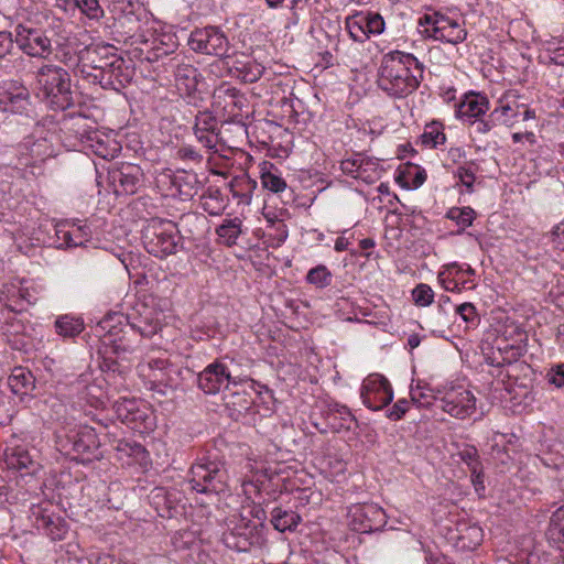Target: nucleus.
Wrapping results in <instances>:
<instances>
[{"label": "nucleus", "mask_w": 564, "mask_h": 564, "mask_svg": "<svg viewBox=\"0 0 564 564\" xmlns=\"http://www.w3.org/2000/svg\"><path fill=\"white\" fill-rule=\"evenodd\" d=\"M456 21L437 11L424 13L419 18V31L425 37L436 40L441 33L449 29Z\"/></svg>", "instance_id": "27"}, {"label": "nucleus", "mask_w": 564, "mask_h": 564, "mask_svg": "<svg viewBox=\"0 0 564 564\" xmlns=\"http://www.w3.org/2000/svg\"><path fill=\"white\" fill-rule=\"evenodd\" d=\"M460 550H475L484 539L482 529L476 523L462 522L456 527V533L451 536Z\"/></svg>", "instance_id": "28"}, {"label": "nucleus", "mask_w": 564, "mask_h": 564, "mask_svg": "<svg viewBox=\"0 0 564 564\" xmlns=\"http://www.w3.org/2000/svg\"><path fill=\"white\" fill-rule=\"evenodd\" d=\"M458 456L467 465L470 473H476L477 468L482 466L475 446L467 445L458 453Z\"/></svg>", "instance_id": "57"}, {"label": "nucleus", "mask_w": 564, "mask_h": 564, "mask_svg": "<svg viewBox=\"0 0 564 564\" xmlns=\"http://www.w3.org/2000/svg\"><path fill=\"white\" fill-rule=\"evenodd\" d=\"M305 281L316 289H325L332 284L333 274L326 265L318 264L308 270Z\"/></svg>", "instance_id": "41"}, {"label": "nucleus", "mask_w": 564, "mask_h": 564, "mask_svg": "<svg viewBox=\"0 0 564 564\" xmlns=\"http://www.w3.org/2000/svg\"><path fill=\"white\" fill-rule=\"evenodd\" d=\"M75 4L80 11L86 14L89 19H99L102 17L104 11L99 6L98 0H74Z\"/></svg>", "instance_id": "62"}, {"label": "nucleus", "mask_w": 564, "mask_h": 564, "mask_svg": "<svg viewBox=\"0 0 564 564\" xmlns=\"http://www.w3.org/2000/svg\"><path fill=\"white\" fill-rule=\"evenodd\" d=\"M172 61L174 83L177 91L181 96L193 97L197 90L200 77L198 69L189 63L178 62L176 58Z\"/></svg>", "instance_id": "23"}, {"label": "nucleus", "mask_w": 564, "mask_h": 564, "mask_svg": "<svg viewBox=\"0 0 564 564\" xmlns=\"http://www.w3.org/2000/svg\"><path fill=\"white\" fill-rule=\"evenodd\" d=\"M219 130L216 118L210 112L199 111L195 117L193 131H212Z\"/></svg>", "instance_id": "54"}, {"label": "nucleus", "mask_w": 564, "mask_h": 564, "mask_svg": "<svg viewBox=\"0 0 564 564\" xmlns=\"http://www.w3.org/2000/svg\"><path fill=\"white\" fill-rule=\"evenodd\" d=\"M113 410L118 420L134 431L143 433L154 426L152 412L141 400L120 398L115 402Z\"/></svg>", "instance_id": "10"}, {"label": "nucleus", "mask_w": 564, "mask_h": 564, "mask_svg": "<svg viewBox=\"0 0 564 564\" xmlns=\"http://www.w3.org/2000/svg\"><path fill=\"white\" fill-rule=\"evenodd\" d=\"M509 336L517 338L511 343L508 338L497 339L495 344L485 341L481 354L487 365L502 367L506 364H516L527 352L528 333L521 326L510 327Z\"/></svg>", "instance_id": "7"}, {"label": "nucleus", "mask_w": 564, "mask_h": 564, "mask_svg": "<svg viewBox=\"0 0 564 564\" xmlns=\"http://www.w3.org/2000/svg\"><path fill=\"white\" fill-rule=\"evenodd\" d=\"M41 531L51 540L61 541L65 538L68 531V525L61 516L53 513L50 519H47L46 527H44Z\"/></svg>", "instance_id": "43"}, {"label": "nucleus", "mask_w": 564, "mask_h": 564, "mask_svg": "<svg viewBox=\"0 0 564 564\" xmlns=\"http://www.w3.org/2000/svg\"><path fill=\"white\" fill-rule=\"evenodd\" d=\"M347 517L351 530L359 533L375 532L387 524L384 510L376 503L354 505L349 508Z\"/></svg>", "instance_id": "13"}, {"label": "nucleus", "mask_w": 564, "mask_h": 564, "mask_svg": "<svg viewBox=\"0 0 564 564\" xmlns=\"http://www.w3.org/2000/svg\"><path fill=\"white\" fill-rule=\"evenodd\" d=\"M108 180L117 195H133L144 185V173L138 164L116 162L108 167Z\"/></svg>", "instance_id": "11"}, {"label": "nucleus", "mask_w": 564, "mask_h": 564, "mask_svg": "<svg viewBox=\"0 0 564 564\" xmlns=\"http://www.w3.org/2000/svg\"><path fill=\"white\" fill-rule=\"evenodd\" d=\"M100 368L104 372H106L108 380H116L117 377L122 378L126 373V368L122 365L111 357L104 358Z\"/></svg>", "instance_id": "58"}, {"label": "nucleus", "mask_w": 564, "mask_h": 564, "mask_svg": "<svg viewBox=\"0 0 564 564\" xmlns=\"http://www.w3.org/2000/svg\"><path fill=\"white\" fill-rule=\"evenodd\" d=\"M467 32L460 28L457 21L445 30L435 41L447 42L451 44H458L466 40Z\"/></svg>", "instance_id": "52"}, {"label": "nucleus", "mask_w": 564, "mask_h": 564, "mask_svg": "<svg viewBox=\"0 0 564 564\" xmlns=\"http://www.w3.org/2000/svg\"><path fill=\"white\" fill-rule=\"evenodd\" d=\"M61 451L69 455L72 459L86 464L102 458L100 441L94 427L78 426L65 435H58Z\"/></svg>", "instance_id": "6"}, {"label": "nucleus", "mask_w": 564, "mask_h": 564, "mask_svg": "<svg viewBox=\"0 0 564 564\" xmlns=\"http://www.w3.org/2000/svg\"><path fill=\"white\" fill-rule=\"evenodd\" d=\"M507 436L503 434L498 435L495 437V444L492 445V452H505L508 457H510V452L516 453L517 452V442L518 437L516 435H511L508 440H506Z\"/></svg>", "instance_id": "60"}, {"label": "nucleus", "mask_w": 564, "mask_h": 564, "mask_svg": "<svg viewBox=\"0 0 564 564\" xmlns=\"http://www.w3.org/2000/svg\"><path fill=\"white\" fill-rule=\"evenodd\" d=\"M65 127L70 133H74L82 149L96 138L97 130L88 124V119L85 116L77 115L70 117L69 120L65 122Z\"/></svg>", "instance_id": "33"}, {"label": "nucleus", "mask_w": 564, "mask_h": 564, "mask_svg": "<svg viewBox=\"0 0 564 564\" xmlns=\"http://www.w3.org/2000/svg\"><path fill=\"white\" fill-rule=\"evenodd\" d=\"M488 109L489 101L487 97L469 93L456 105V116L462 120L470 121L484 116Z\"/></svg>", "instance_id": "26"}, {"label": "nucleus", "mask_w": 564, "mask_h": 564, "mask_svg": "<svg viewBox=\"0 0 564 564\" xmlns=\"http://www.w3.org/2000/svg\"><path fill=\"white\" fill-rule=\"evenodd\" d=\"M236 383L228 366L215 360L197 375V387L206 394H217L223 388Z\"/></svg>", "instance_id": "20"}, {"label": "nucleus", "mask_w": 564, "mask_h": 564, "mask_svg": "<svg viewBox=\"0 0 564 564\" xmlns=\"http://www.w3.org/2000/svg\"><path fill=\"white\" fill-rule=\"evenodd\" d=\"M194 134L197 139V141L207 150L213 151L214 153H217L219 151L218 144H219V130H212V131H194Z\"/></svg>", "instance_id": "53"}, {"label": "nucleus", "mask_w": 564, "mask_h": 564, "mask_svg": "<svg viewBox=\"0 0 564 564\" xmlns=\"http://www.w3.org/2000/svg\"><path fill=\"white\" fill-rule=\"evenodd\" d=\"M424 65L411 53L399 50L383 54L377 72V86L388 97L404 99L423 80Z\"/></svg>", "instance_id": "1"}, {"label": "nucleus", "mask_w": 564, "mask_h": 564, "mask_svg": "<svg viewBox=\"0 0 564 564\" xmlns=\"http://www.w3.org/2000/svg\"><path fill=\"white\" fill-rule=\"evenodd\" d=\"M360 397L368 409L379 411L392 402L393 390L384 376L371 373L362 382Z\"/></svg>", "instance_id": "16"}, {"label": "nucleus", "mask_w": 564, "mask_h": 564, "mask_svg": "<svg viewBox=\"0 0 564 564\" xmlns=\"http://www.w3.org/2000/svg\"><path fill=\"white\" fill-rule=\"evenodd\" d=\"M174 50H175L174 43L163 44V42H161L159 45V44H156V40H155L152 48L150 51H148V53L145 55V59L150 63L156 62L160 58H163V57L170 55L171 53H173Z\"/></svg>", "instance_id": "63"}, {"label": "nucleus", "mask_w": 564, "mask_h": 564, "mask_svg": "<svg viewBox=\"0 0 564 564\" xmlns=\"http://www.w3.org/2000/svg\"><path fill=\"white\" fill-rule=\"evenodd\" d=\"M241 225L242 221L238 217L227 219L216 228V234L224 239L226 245L232 246L241 234Z\"/></svg>", "instance_id": "40"}, {"label": "nucleus", "mask_w": 564, "mask_h": 564, "mask_svg": "<svg viewBox=\"0 0 564 564\" xmlns=\"http://www.w3.org/2000/svg\"><path fill=\"white\" fill-rule=\"evenodd\" d=\"M93 140L94 141H89L83 150L91 151L97 156L106 160L113 158V152L117 151V149H109L105 141L100 138L98 131L96 132V138Z\"/></svg>", "instance_id": "51"}, {"label": "nucleus", "mask_w": 564, "mask_h": 564, "mask_svg": "<svg viewBox=\"0 0 564 564\" xmlns=\"http://www.w3.org/2000/svg\"><path fill=\"white\" fill-rule=\"evenodd\" d=\"M236 69L239 72V77L245 83L250 84L260 79L264 72V67L254 61H248L243 63L241 67H236Z\"/></svg>", "instance_id": "47"}, {"label": "nucleus", "mask_w": 564, "mask_h": 564, "mask_svg": "<svg viewBox=\"0 0 564 564\" xmlns=\"http://www.w3.org/2000/svg\"><path fill=\"white\" fill-rule=\"evenodd\" d=\"M475 173L476 169L474 163L458 166L457 169L456 176L458 177L459 182L466 187V191L468 193L474 192V183L476 180Z\"/></svg>", "instance_id": "55"}, {"label": "nucleus", "mask_w": 564, "mask_h": 564, "mask_svg": "<svg viewBox=\"0 0 564 564\" xmlns=\"http://www.w3.org/2000/svg\"><path fill=\"white\" fill-rule=\"evenodd\" d=\"M132 76L133 70L121 56H118V61L111 62L100 77L93 75L91 84H98L104 89H112L119 93L130 84Z\"/></svg>", "instance_id": "21"}, {"label": "nucleus", "mask_w": 564, "mask_h": 564, "mask_svg": "<svg viewBox=\"0 0 564 564\" xmlns=\"http://www.w3.org/2000/svg\"><path fill=\"white\" fill-rule=\"evenodd\" d=\"M176 156L188 163L199 164L203 161V154L192 144H182L178 147Z\"/></svg>", "instance_id": "61"}, {"label": "nucleus", "mask_w": 564, "mask_h": 564, "mask_svg": "<svg viewBox=\"0 0 564 564\" xmlns=\"http://www.w3.org/2000/svg\"><path fill=\"white\" fill-rule=\"evenodd\" d=\"M421 139L423 144L430 148H435L440 144H443L446 140V137L442 131L441 126L437 123H432L426 126L424 133L421 135Z\"/></svg>", "instance_id": "48"}, {"label": "nucleus", "mask_w": 564, "mask_h": 564, "mask_svg": "<svg viewBox=\"0 0 564 564\" xmlns=\"http://www.w3.org/2000/svg\"><path fill=\"white\" fill-rule=\"evenodd\" d=\"M85 329L84 319L70 314L58 315L54 322L55 334L63 339H73Z\"/></svg>", "instance_id": "31"}, {"label": "nucleus", "mask_w": 564, "mask_h": 564, "mask_svg": "<svg viewBox=\"0 0 564 564\" xmlns=\"http://www.w3.org/2000/svg\"><path fill=\"white\" fill-rule=\"evenodd\" d=\"M301 520V516L293 510L276 507L271 512V523L280 532L294 531Z\"/></svg>", "instance_id": "35"}, {"label": "nucleus", "mask_w": 564, "mask_h": 564, "mask_svg": "<svg viewBox=\"0 0 564 564\" xmlns=\"http://www.w3.org/2000/svg\"><path fill=\"white\" fill-rule=\"evenodd\" d=\"M273 234H269V246L272 248L281 247L288 238L286 225L282 220L272 224Z\"/></svg>", "instance_id": "59"}, {"label": "nucleus", "mask_w": 564, "mask_h": 564, "mask_svg": "<svg viewBox=\"0 0 564 564\" xmlns=\"http://www.w3.org/2000/svg\"><path fill=\"white\" fill-rule=\"evenodd\" d=\"M35 79L40 94L53 110H66L74 105L72 78L65 68L43 65L37 69Z\"/></svg>", "instance_id": "4"}, {"label": "nucleus", "mask_w": 564, "mask_h": 564, "mask_svg": "<svg viewBox=\"0 0 564 564\" xmlns=\"http://www.w3.org/2000/svg\"><path fill=\"white\" fill-rule=\"evenodd\" d=\"M261 183L264 188L272 193H281L286 188V182L276 173L265 171L261 174Z\"/></svg>", "instance_id": "49"}, {"label": "nucleus", "mask_w": 564, "mask_h": 564, "mask_svg": "<svg viewBox=\"0 0 564 564\" xmlns=\"http://www.w3.org/2000/svg\"><path fill=\"white\" fill-rule=\"evenodd\" d=\"M364 19V12H358L346 20L347 30L351 39L356 42L364 43L368 40L365 26L361 23Z\"/></svg>", "instance_id": "45"}, {"label": "nucleus", "mask_w": 564, "mask_h": 564, "mask_svg": "<svg viewBox=\"0 0 564 564\" xmlns=\"http://www.w3.org/2000/svg\"><path fill=\"white\" fill-rule=\"evenodd\" d=\"M54 513L48 502L32 505L29 510V520L36 530L41 531L47 524V519Z\"/></svg>", "instance_id": "42"}, {"label": "nucleus", "mask_w": 564, "mask_h": 564, "mask_svg": "<svg viewBox=\"0 0 564 564\" xmlns=\"http://www.w3.org/2000/svg\"><path fill=\"white\" fill-rule=\"evenodd\" d=\"M188 46L196 53L223 57L229 50V41L217 26L195 29L188 39Z\"/></svg>", "instance_id": "12"}, {"label": "nucleus", "mask_w": 564, "mask_h": 564, "mask_svg": "<svg viewBox=\"0 0 564 564\" xmlns=\"http://www.w3.org/2000/svg\"><path fill=\"white\" fill-rule=\"evenodd\" d=\"M324 417L328 429L333 433L351 430V425L356 423V419L350 410L337 402H329L324 411Z\"/></svg>", "instance_id": "25"}, {"label": "nucleus", "mask_w": 564, "mask_h": 564, "mask_svg": "<svg viewBox=\"0 0 564 564\" xmlns=\"http://www.w3.org/2000/svg\"><path fill=\"white\" fill-rule=\"evenodd\" d=\"M228 479L227 463L217 449L206 451L198 456L188 471L191 488L205 495L225 492Z\"/></svg>", "instance_id": "3"}, {"label": "nucleus", "mask_w": 564, "mask_h": 564, "mask_svg": "<svg viewBox=\"0 0 564 564\" xmlns=\"http://www.w3.org/2000/svg\"><path fill=\"white\" fill-rule=\"evenodd\" d=\"M341 172L367 184L375 183L381 175V167L378 159L356 153L349 159L340 162Z\"/></svg>", "instance_id": "19"}, {"label": "nucleus", "mask_w": 564, "mask_h": 564, "mask_svg": "<svg viewBox=\"0 0 564 564\" xmlns=\"http://www.w3.org/2000/svg\"><path fill=\"white\" fill-rule=\"evenodd\" d=\"M0 109L28 118L35 116V108L28 87L13 79L0 83Z\"/></svg>", "instance_id": "9"}, {"label": "nucleus", "mask_w": 564, "mask_h": 564, "mask_svg": "<svg viewBox=\"0 0 564 564\" xmlns=\"http://www.w3.org/2000/svg\"><path fill=\"white\" fill-rule=\"evenodd\" d=\"M500 102L501 105L495 108L489 115L492 122L512 127L519 122V118H521L522 121L529 119V106L518 104L514 95H507L506 104H503L502 100Z\"/></svg>", "instance_id": "22"}, {"label": "nucleus", "mask_w": 564, "mask_h": 564, "mask_svg": "<svg viewBox=\"0 0 564 564\" xmlns=\"http://www.w3.org/2000/svg\"><path fill=\"white\" fill-rule=\"evenodd\" d=\"M14 43L32 57L45 58L52 53L51 40L41 29L18 24L14 29Z\"/></svg>", "instance_id": "18"}, {"label": "nucleus", "mask_w": 564, "mask_h": 564, "mask_svg": "<svg viewBox=\"0 0 564 564\" xmlns=\"http://www.w3.org/2000/svg\"><path fill=\"white\" fill-rule=\"evenodd\" d=\"M454 313L459 315L462 319L470 326H477L479 323V315L476 307L471 303H463L455 306Z\"/></svg>", "instance_id": "56"}, {"label": "nucleus", "mask_w": 564, "mask_h": 564, "mask_svg": "<svg viewBox=\"0 0 564 564\" xmlns=\"http://www.w3.org/2000/svg\"><path fill=\"white\" fill-rule=\"evenodd\" d=\"M167 177L171 182L172 195H178L181 199L187 200L197 194L199 182L195 173H183Z\"/></svg>", "instance_id": "29"}, {"label": "nucleus", "mask_w": 564, "mask_h": 564, "mask_svg": "<svg viewBox=\"0 0 564 564\" xmlns=\"http://www.w3.org/2000/svg\"><path fill=\"white\" fill-rule=\"evenodd\" d=\"M126 324L131 330L139 333L141 337L151 338L161 328L160 313L143 302L137 303L127 314L112 313L105 316L97 328L105 330V343L111 344L116 355L131 352L130 345L123 343L118 325Z\"/></svg>", "instance_id": "2"}, {"label": "nucleus", "mask_w": 564, "mask_h": 564, "mask_svg": "<svg viewBox=\"0 0 564 564\" xmlns=\"http://www.w3.org/2000/svg\"><path fill=\"white\" fill-rule=\"evenodd\" d=\"M262 527V523L257 524L242 518L231 530L223 534V541L231 550L248 552L252 546L261 545Z\"/></svg>", "instance_id": "14"}, {"label": "nucleus", "mask_w": 564, "mask_h": 564, "mask_svg": "<svg viewBox=\"0 0 564 564\" xmlns=\"http://www.w3.org/2000/svg\"><path fill=\"white\" fill-rule=\"evenodd\" d=\"M118 56L111 45L86 46L77 54V69L84 79L93 83V75L100 77L111 62L118 61Z\"/></svg>", "instance_id": "8"}, {"label": "nucleus", "mask_w": 564, "mask_h": 564, "mask_svg": "<svg viewBox=\"0 0 564 564\" xmlns=\"http://www.w3.org/2000/svg\"><path fill=\"white\" fill-rule=\"evenodd\" d=\"M8 384L14 394L26 395L34 390L35 378L29 369L15 367L8 378Z\"/></svg>", "instance_id": "30"}, {"label": "nucleus", "mask_w": 564, "mask_h": 564, "mask_svg": "<svg viewBox=\"0 0 564 564\" xmlns=\"http://www.w3.org/2000/svg\"><path fill=\"white\" fill-rule=\"evenodd\" d=\"M546 536L551 543L564 552V506L553 512Z\"/></svg>", "instance_id": "36"}, {"label": "nucleus", "mask_w": 564, "mask_h": 564, "mask_svg": "<svg viewBox=\"0 0 564 564\" xmlns=\"http://www.w3.org/2000/svg\"><path fill=\"white\" fill-rule=\"evenodd\" d=\"M18 153L21 164H35L51 155V144L45 138L28 135L19 143Z\"/></svg>", "instance_id": "24"}, {"label": "nucleus", "mask_w": 564, "mask_h": 564, "mask_svg": "<svg viewBox=\"0 0 564 564\" xmlns=\"http://www.w3.org/2000/svg\"><path fill=\"white\" fill-rule=\"evenodd\" d=\"M365 26L368 39L371 35H379L384 31V20L378 12H364V19L361 22Z\"/></svg>", "instance_id": "46"}, {"label": "nucleus", "mask_w": 564, "mask_h": 564, "mask_svg": "<svg viewBox=\"0 0 564 564\" xmlns=\"http://www.w3.org/2000/svg\"><path fill=\"white\" fill-rule=\"evenodd\" d=\"M228 187L232 196L238 199L239 204L249 205L251 203L252 192L257 187V182L243 174L234 177L228 183Z\"/></svg>", "instance_id": "34"}, {"label": "nucleus", "mask_w": 564, "mask_h": 564, "mask_svg": "<svg viewBox=\"0 0 564 564\" xmlns=\"http://www.w3.org/2000/svg\"><path fill=\"white\" fill-rule=\"evenodd\" d=\"M2 458L8 471L20 473L21 477L33 476L39 466L26 445L14 435L6 442Z\"/></svg>", "instance_id": "17"}, {"label": "nucleus", "mask_w": 564, "mask_h": 564, "mask_svg": "<svg viewBox=\"0 0 564 564\" xmlns=\"http://www.w3.org/2000/svg\"><path fill=\"white\" fill-rule=\"evenodd\" d=\"M205 218L196 214H186L181 217L180 225L182 229L188 234L189 238L195 235V230L199 225H204Z\"/></svg>", "instance_id": "64"}, {"label": "nucleus", "mask_w": 564, "mask_h": 564, "mask_svg": "<svg viewBox=\"0 0 564 564\" xmlns=\"http://www.w3.org/2000/svg\"><path fill=\"white\" fill-rule=\"evenodd\" d=\"M412 300L417 306H429L434 301V292L429 284L420 283L412 291Z\"/></svg>", "instance_id": "50"}, {"label": "nucleus", "mask_w": 564, "mask_h": 564, "mask_svg": "<svg viewBox=\"0 0 564 564\" xmlns=\"http://www.w3.org/2000/svg\"><path fill=\"white\" fill-rule=\"evenodd\" d=\"M111 445L113 449L119 453L120 459H122L123 456H127L134 458L137 462H140L147 455L145 447L137 442L126 440H113Z\"/></svg>", "instance_id": "39"}, {"label": "nucleus", "mask_w": 564, "mask_h": 564, "mask_svg": "<svg viewBox=\"0 0 564 564\" xmlns=\"http://www.w3.org/2000/svg\"><path fill=\"white\" fill-rule=\"evenodd\" d=\"M227 408L231 411V415H243L249 413L257 406L254 401L247 392H234L229 395Z\"/></svg>", "instance_id": "37"}, {"label": "nucleus", "mask_w": 564, "mask_h": 564, "mask_svg": "<svg viewBox=\"0 0 564 564\" xmlns=\"http://www.w3.org/2000/svg\"><path fill=\"white\" fill-rule=\"evenodd\" d=\"M181 229L172 220L159 217L148 220L142 230V241L145 250L156 258H165L176 253L181 240Z\"/></svg>", "instance_id": "5"}, {"label": "nucleus", "mask_w": 564, "mask_h": 564, "mask_svg": "<svg viewBox=\"0 0 564 564\" xmlns=\"http://www.w3.org/2000/svg\"><path fill=\"white\" fill-rule=\"evenodd\" d=\"M228 205V199L217 186H208L200 196V206L210 216H219Z\"/></svg>", "instance_id": "32"}, {"label": "nucleus", "mask_w": 564, "mask_h": 564, "mask_svg": "<svg viewBox=\"0 0 564 564\" xmlns=\"http://www.w3.org/2000/svg\"><path fill=\"white\" fill-rule=\"evenodd\" d=\"M445 217L456 223L459 227L457 234H462L466 228L470 227L476 218L474 208L466 207H452L446 212Z\"/></svg>", "instance_id": "38"}, {"label": "nucleus", "mask_w": 564, "mask_h": 564, "mask_svg": "<svg viewBox=\"0 0 564 564\" xmlns=\"http://www.w3.org/2000/svg\"><path fill=\"white\" fill-rule=\"evenodd\" d=\"M215 97L220 99L224 98V100L227 102L225 108L228 105H232L234 107L238 108L239 110L245 106L246 98L240 93L239 89L230 86H220L216 93Z\"/></svg>", "instance_id": "44"}, {"label": "nucleus", "mask_w": 564, "mask_h": 564, "mask_svg": "<svg viewBox=\"0 0 564 564\" xmlns=\"http://www.w3.org/2000/svg\"><path fill=\"white\" fill-rule=\"evenodd\" d=\"M433 405L435 410L448 413L455 419L465 420L476 411V398L469 390L459 387L435 399Z\"/></svg>", "instance_id": "15"}]
</instances>
